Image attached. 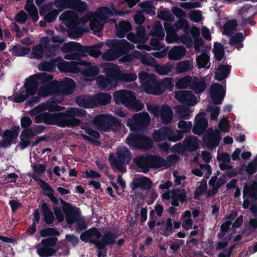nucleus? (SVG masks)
<instances>
[{"mask_svg":"<svg viewBox=\"0 0 257 257\" xmlns=\"http://www.w3.org/2000/svg\"><path fill=\"white\" fill-rule=\"evenodd\" d=\"M53 76L45 73H40L30 76L26 80L25 85L20 92L14 96V101L21 102L31 95H34L38 90L39 84L41 86L38 90V94L45 97L51 94L61 93L68 95L72 93L75 82L73 80L65 78L60 82L52 81Z\"/></svg>","mask_w":257,"mask_h":257,"instance_id":"1","label":"nucleus"},{"mask_svg":"<svg viewBox=\"0 0 257 257\" xmlns=\"http://www.w3.org/2000/svg\"><path fill=\"white\" fill-rule=\"evenodd\" d=\"M124 14L123 12H118L111 6L110 8H100L95 13L89 12L82 18H78L77 14L72 11H66L60 16L59 19L68 28L69 37L76 39L83 35L82 26L88 21H90V27L94 34L100 37V31L104 24L108 22L109 16H121Z\"/></svg>","mask_w":257,"mask_h":257,"instance_id":"2","label":"nucleus"},{"mask_svg":"<svg viewBox=\"0 0 257 257\" xmlns=\"http://www.w3.org/2000/svg\"><path fill=\"white\" fill-rule=\"evenodd\" d=\"M60 102H56L53 99L42 103L29 111V114L35 116L36 122H45L49 124H56L62 127H75L80 124V120L75 118V116H84L85 110L78 108H71L65 113H57L51 114L49 113H41L49 111H58L63 110L64 107L58 105Z\"/></svg>","mask_w":257,"mask_h":257,"instance_id":"3","label":"nucleus"},{"mask_svg":"<svg viewBox=\"0 0 257 257\" xmlns=\"http://www.w3.org/2000/svg\"><path fill=\"white\" fill-rule=\"evenodd\" d=\"M103 73L106 77L99 75L96 79L97 87L102 89L110 90L115 88L118 81H133L137 76L135 73H124L119 69V67L113 63H106L104 65Z\"/></svg>","mask_w":257,"mask_h":257,"instance_id":"4","label":"nucleus"},{"mask_svg":"<svg viewBox=\"0 0 257 257\" xmlns=\"http://www.w3.org/2000/svg\"><path fill=\"white\" fill-rule=\"evenodd\" d=\"M178 126L181 131H176L172 127H163L154 131L153 134L154 140L158 143L168 140L170 141L176 142L183 137V133L190 131L192 127V123L190 121L181 120L178 123ZM159 147L163 150L166 151L169 149V146L167 143H159Z\"/></svg>","mask_w":257,"mask_h":257,"instance_id":"5","label":"nucleus"},{"mask_svg":"<svg viewBox=\"0 0 257 257\" xmlns=\"http://www.w3.org/2000/svg\"><path fill=\"white\" fill-rule=\"evenodd\" d=\"M139 78L142 84V89L148 94L159 95L166 89L172 91L173 89V79L166 77L161 83H159L155 75L142 72L139 74Z\"/></svg>","mask_w":257,"mask_h":257,"instance_id":"6","label":"nucleus"},{"mask_svg":"<svg viewBox=\"0 0 257 257\" xmlns=\"http://www.w3.org/2000/svg\"><path fill=\"white\" fill-rule=\"evenodd\" d=\"M61 50L65 53H71L66 55L65 59L77 60L79 66H85V69L83 71V74L89 76H96L98 74L99 69L97 66H92L90 63L81 60L83 48L79 43L74 42L65 43L61 47Z\"/></svg>","mask_w":257,"mask_h":257,"instance_id":"7","label":"nucleus"},{"mask_svg":"<svg viewBox=\"0 0 257 257\" xmlns=\"http://www.w3.org/2000/svg\"><path fill=\"white\" fill-rule=\"evenodd\" d=\"M117 236L114 233L108 232L101 238V234L95 228L90 229L80 235V239L85 242L94 243L98 248L101 249L106 244L114 243Z\"/></svg>","mask_w":257,"mask_h":257,"instance_id":"8","label":"nucleus"},{"mask_svg":"<svg viewBox=\"0 0 257 257\" xmlns=\"http://www.w3.org/2000/svg\"><path fill=\"white\" fill-rule=\"evenodd\" d=\"M60 202L62 204V208L63 211L60 207H56L54 208L56 219L59 222H62L65 218L68 224H72L75 223L79 219L80 217L81 213L80 209L72 206L62 199H60Z\"/></svg>","mask_w":257,"mask_h":257,"instance_id":"9","label":"nucleus"},{"mask_svg":"<svg viewBox=\"0 0 257 257\" xmlns=\"http://www.w3.org/2000/svg\"><path fill=\"white\" fill-rule=\"evenodd\" d=\"M113 99L118 104H123L135 111H140L144 108L143 103L136 99L135 93L131 91L121 90L113 94Z\"/></svg>","mask_w":257,"mask_h":257,"instance_id":"10","label":"nucleus"},{"mask_svg":"<svg viewBox=\"0 0 257 257\" xmlns=\"http://www.w3.org/2000/svg\"><path fill=\"white\" fill-rule=\"evenodd\" d=\"M116 155L117 160L114 159L112 154L109 155V161L111 166L114 170L124 173L126 172L125 164H128L131 160V152L126 147H121L117 148Z\"/></svg>","mask_w":257,"mask_h":257,"instance_id":"11","label":"nucleus"},{"mask_svg":"<svg viewBox=\"0 0 257 257\" xmlns=\"http://www.w3.org/2000/svg\"><path fill=\"white\" fill-rule=\"evenodd\" d=\"M71 63L67 62L60 58L56 59V64L57 65L58 69L62 72L78 73L80 72L83 75L82 80L84 82L90 81L94 79L95 76H89L83 74L85 70V66H79L78 64V61L72 60Z\"/></svg>","mask_w":257,"mask_h":257,"instance_id":"12","label":"nucleus"},{"mask_svg":"<svg viewBox=\"0 0 257 257\" xmlns=\"http://www.w3.org/2000/svg\"><path fill=\"white\" fill-rule=\"evenodd\" d=\"M125 143L131 147L145 151L150 149L153 145L152 140L148 137L134 134L127 137Z\"/></svg>","mask_w":257,"mask_h":257,"instance_id":"13","label":"nucleus"},{"mask_svg":"<svg viewBox=\"0 0 257 257\" xmlns=\"http://www.w3.org/2000/svg\"><path fill=\"white\" fill-rule=\"evenodd\" d=\"M151 118L146 112L135 114L129 119L126 125L132 131H139L147 127L150 122Z\"/></svg>","mask_w":257,"mask_h":257,"instance_id":"14","label":"nucleus"},{"mask_svg":"<svg viewBox=\"0 0 257 257\" xmlns=\"http://www.w3.org/2000/svg\"><path fill=\"white\" fill-rule=\"evenodd\" d=\"M148 110L155 117H161L163 123H170L172 120L173 111L170 106L163 105L160 107L154 104L147 105Z\"/></svg>","mask_w":257,"mask_h":257,"instance_id":"15","label":"nucleus"},{"mask_svg":"<svg viewBox=\"0 0 257 257\" xmlns=\"http://www.w3.org/2000/svg\"><path fill=\"white\" fill-rule=\"evenodd\" d=\"M54 4L59 9L71 8L79 12H83L87 8L86 3L80 0H55Z\"/></svg>","mask_w":257,"mask_h":257,"instance_id":"16","label":"nucleus"},{"mask_svg":"<svg viewBox=\"0 0 257 257\" xmlns=\"http://www.w3.org/2000/svg\"><path fill=\"white\" fill-rule=\"evenodd\" d=\"M57 240L58 239L56 237L43 239L41 241L43 246L38 248L37 253L41 257H48L52 255L56 251L53 246L56 244Z\"/></svg>","mask_w":257,"mask_h":257,"instance_id":"17","label":"nucleus"},{"mask_svg":"<svg viewBox=\"0 0 257 257\" xmlns=\"http://www.w3.org/2000/svg\"><path fill=\"white\" fill-rule=\"evenodd\" d=\"M243 194L244 201L242 207L246 209L249 205L250 200V201L257 200V182H254L250 186L245 185Z\"/></svg>","mask_w":257,"mask_h":257,"instance_id":"18","label":"nucleus"},{"mask_svg":"<svg viewBox=\"0 0 257 257\" xmlns=\"http://www.w3.org/2000/svg\"><path fill=\"white\" fill-rule=\"evenodd\" d=\"M19 131V126H16L10 130H6L2 135L3 139L0 142V148H7L10 147L13 141L17 138Z\"/></svg>","mask_w":257,"mask_h":257,"instance_id":"19","label":"nucleus"},{"mask_svg":"<svg viewBox=\"0 0 257 257\" xmlns=\"http://www.w3.org/2000/svg\"><path fill=\"white\" fill-rule=\"evenodd\" d=\"M166 33V40L168 43H181L186 45L188 47H191L192 45V39L188 35L179 36L176 33L168 30Z\"/></svg>","mask_w":257,"mask_h":257,"instance_id":"20","label":"nucleus"},{"mask_svg":"<svg viewBox=\"0 0 257 257\" xmlns=\"http://www.w3.org/2000/svg\"><path fill=\"white\" fill-rule=\"evenodd\" d=\"M210 96L212 102L215 104H219L225 95V89L223 87L217 83H213L210 88Z\"/></svg>","mask_w":257,"mask_h":257,"instance_id":"21","label":"nucleus"},{"mask_svg":"<svg viewBox=\"0 0 257 257\" xmlns=\"http://www.w3.org/2000/svg\"><path fill=\"white\" fill-rule=\"evenodd\" d=\"M175 97L179 102L189 106H194L197 103L196 97L190 91H178L175 93Z\"/></svg>","mask_w":257,"mask_h":257,"instance_id":"22","label":"nucleus"},{"mask_svg":"<svg viewBox=\"0 0 257 257\" xmlns=\"http://www.w3.org/2000/svg\"><path fill=\"white\" fill-rule=\"evenodd\" d=\"M204 112L199 113L195 117V124L193 127V132L196 135H201L208 126V121L205 117Z\"/></svg>","mask_w":257,"mask_h":257,"instance_id":"23","label":"nucleus"},{"mask_svg":"<svg viewBox=\"0 0 257 257\" xmlns=\"http://www.w3.org/2000/svg\"><path fill=\"white\" fill-rule=\"evenodd\" d=\"M126 37L128 40L136 44L144 43L149 38V35L146 34V29L143 26H139L137 28L136 35L129 33Z\"/></svg>","mask_w":257,"mask_h":257,"instance_id":"24","label":"nucleus"},{"mask_svg":"<svg viewBox=\"0 0 257 257\" xmlns=\"http://www.w3.org/2000/svg\"><path fill=\"white\" fill-rule=\"evenodd\" d=\"M150 156L151 155L139 156L134 159V163L138 166L139 171L148 172L149 168H151Z\"/></svg>","mask_w":257,"mask_h":257,"instance_id":"25","label":"nucleus"},{"mask_svg":"<svg viewBox=\"0 0 257 257\" xmlns=\"http://www.w3.org/2000/svg\"><path fill=\"white\" fill-rule=\"evenodd\" d=\"M109 116L110 114H102L98 115L94 118L93 122L98 130L105 132L110 131V127L108 125Z\"/></svg>","mask_w":257,"mask_h":257,"instance_id":"26","label":"nucleus"},{"mask_svg":"<svg viewBox=\"0 0 257 257\" xmlns=\"http://www.w3.org/2000/svg\"><path fill=\"white\" fill-rule=\"evenodd\" d=\"M49 41L48 37H43L41 39V44L33 47L32 52L30 55L32 59H41L43 57L44 49L47 46Z\"/></svg>","mask_w":257,"mask_h":257,"instance_id":"27","label":"nucleus"},{"mask_svg":"<svg viewBox=\"0 0 257 257\" xmlns=\"http://www.w3.org/2000/svg\"><path fill=\"white\" fill-rule=\"evenodd\" d=\"M186 50L184 47L175 46L168 52V57L170 60H179L181 59L186 54Z\"/></svg>","mask_w":257,"mask_h":257,"instance_id":"28","label":"nucleus"},{"mask_svg":"<svg viewBox=\"0 0 257 257\" xmlns=\"http://www.w3.org/2000/svg\"><path fill=\"white\" fill-rule=\"evenodd\" d=\"M207 83L205 79L203 77H193L191 84L190 88L193 90L195 93L199 94L204 91L206 88Z\"/></svg>","mask_w":257,"mask_h":257,"instance_id":"29","label":"nucleus"},{"mask_svg":"<svg viewBox=\"0 0 257 257\" xmlns=\"http://www.w3.org/2000/svg\"><path fill=\"white\" fill-rule=\"evenodd\" d=\"M209 60V52L205 50L203 53L196 56V66L199 69L201 68L208 69L211 66Z\"/></svg>","mask_w":257,"mask_h":257,"instance_id":"30","label":"nucleus"},{"mask_svg":"<svg viewBox=\"0 0 257 257\" xmlns=\"http://www.w3.org/2000/svg\"><path fill=\"white\" fill-rule=\"evenodd\" d=\"M220 139L219 133L217 130H215V132L213 134L210 133L209 131L208 134L203 137L204 141L206 143L208 147L211 148H214L218 145Z\"/></svg>","mask_w":257,"mask_h":257,"instance_id":"31","label":"nucleus"},{"mask_svg":"<svg viewBox=\"0 0 257 257\" xmlns=\"http://www.w3.org/2000/svg\"><path fill=\"white\" fill-rule=\"evenodd\" d=\"M150 159L151 168L166 169L171 166V164L162 157L151 155Z\"/></svg>","mask_w":257,"mask_h":257,"instance_id":"32","label":"nucleus"},{"mask_svg":"<svg viewBox=\"0 0 257 257\" xmlns=\"http://www.w3.org/2000/svg\"><path fill=\"white\" fill-rule=\"evenodd\" d=\"M77 104L82 107L89 108L95 107L93 96L81 95L76 99Z\"/></svg>","mask_w":257,"mask_h":257,"instance_id":"33","label":"nucleus"},{"mask_svg":"<svg viewBox=\"0 0 257 257\" xmlns=\"http://www.w3.org/2000/svg\"><path fill=\"white\" fill-rule=\"evenodd\" d=\"M152 182L149 178L144 176H138L134 180L133 188H140L142 189H148L152 186Z\"/></svg>","mask_w":257,"mask_h":257,"instance_id":"34","label":"nucleus"},{"mask_svg":"<svg viewBox=\"0 0 257 257\" xmlns=\"http://www.w3.org/2000/svg\"><path fill=\"white\" fill-rule=\"evenodd\" d=\"M34 136L35 134L32 130L27 129L22 131L20 136L21 149L24 150L30 144V139Z\"/></svg>","mask_w":257,"mask_h":257,"instance_id":"35","label":"nucleus"},{"mask_svg":"<svg viewBox=\"0 0 257 257\" xmlns=\"http://www.w3.org/2000/svg\"><path fill=\"white\" fill-rule=\"evenodd\" d=\"M116 35L119 38H123L126 34L132 30V26L128 22L122 21L118 25L115 23Z\"/></svg>","mask_w":257,"mask_h":257,"instance_id":"36","label":"nucleus"},{"mask_svg":"<svg viewBox=\"0 0 257 257\" xmlns=\"http://www.w3.org/2000/svg\"><path fill=\"white\" fill-rule=\"evenodd\" d=\"M171 194L172 199L171 204L173 206H178L179 205L178 201L183 202L186 199V195L183 189L172 190Z\"/></svg>","mask_w":257,"mask_h":257,"instance_id":"37","label":"nucleus"},{"mask_svg":"<svg viewBox=\"0 0 257 257\" xmlns=\"http://www.w3.org/2000/svg\"><path fill=\"white\" fill-rule=\"evenodd\" d=\"M193 68V62L189 60H184L178 62L175 68L176 74H180L191 71Z\"/></svg>","mask_w":257,"mask_h":257,"instance_id":"38","label":"nucleus"},{"mask_svg":"<svg viewBox=\"0 0 257 257\" xmlns=\"http://www.w3.org/2000/svg\"><path fill=\"white\" fill-rule=\"evenodd\" d=\"M95 102V106L104 105L108 103L111 99V96L109 93H100L93 96Z\"/></svg>","mask_w":257,"mask_h":257,"instance_id":"39","label":"nucleus"},{"mask_svg":"<svg viewBox=\"0 0 257 257\" xmlns=\"http://www.w3.org/2000/svg\"><path fill=\"white\" fill-rule=\"evenodd\" d=\"M185 149L192 151L196 150L199 146V141L196 137L191 136L185 139L183 142Z\"/></svg>","mask_w":257,"mask_h":257,"instance_id":"40","label":"nucleus"},{"mask_svg":"<svg viewBox=\"0 0 257 257\" xmlns=\"http://www.w3.org/2000/svg\"><path fill=\"white\" fill-rule=\"evenodd\" d=\"M123 55V52L118 50L109 49L105 52L101 56L103 60L112 61Z\"/></svg>","mask_w":257,"mask_h":257,"instance_id":"41","label":"nucleus"},{"mask_svg":"<svg viewBox=\"0 0 257 257\" xmlns=\"http://www.w3.org/2000/svg\"><path fill=\"white\" fill-rule=\"evenodd\" d=\"M229 72L230 68L228 65H220L215 73V78L218 81L223 80L227 77Z\"/></svg>","mask_w":257,"mask_h":257,"instance_id":"42","label":"nucleus"},{"mask_svg":"<svg viewBox=\"0 0 257 257\" xmlns=\"http://www.w3.org/2000/svg\"><path fill=\"white\" fill-rule=\"evenodd\" d=\"M150 34L160 39H163L165 37V33L161 23L156 21L153 25Z\"/></svg>","mask_w":257,"mask_h":257,"instance_id":"43","label":"nucleus"},{"mask_svg":"<svg viewBox=\"0 0 257 257\" xmlns=\"http://www.w3.org/2000/svg\"><path fill=\"white\" fill-rule=\"evenodd\" d=\"M191 213L189 210L185 211L181 216V221L182 222V227L184 229L188 230L192 228L193 221L191 218Z\"/></svg>","mask_w":257,"mask_h":257,"instance_id":"44","label":"nucleus"},{"mask_svg":"<svg viewBox=\"0 0 257 257\" xmlns=\"http://www.w3.org/2000/svg\"><path fill=\"white\" fill-rule=\"evenodd\" d=\"M244 39V36L243 34L241 33H238L230 38L229 44L231 47L239 49L243 47L242 42Z\"/></svg>","mask_w":257,"mask_h":257,"instance_id":"45","label":"nucleus"},{"mask_svg":"<svg viewBox=\"0 0 257 257\" xmlns=\"http://www.w3.org/2000/svg\"><path fill=\"white\" fill-rule=\"evenodd\" d=\"M41 208L45 222L47 224L53 223L54 219V215L48 205L45 203H43Z\"/></svg>","mask_w":257,"mask_h":257,"instance_id":"46","label":"nucleus"},{"mask_svg":"<svg viewBox=\"0 0 257 257\" xmlns=\"http://www.w3.org/2000/svg\"><path fill=\"white\" fill-rule=\"evenodd\" d=\"M193 78L191 76H185L179 79L176 82V86L178 89H184L188 86L191 87Z\"/></svg>","mask_w":257,"mask_h":257,"instance_id":"47","label":"nucleus"},{"mask_svg":"<svg viewBox=\"0 0 257 257\" xmlns=\"http://www.w3.org/2000/svg\"><path fill=\"white\" fill-rule=\"evenodd\" d=\"M34 173L32 175L33 178L37 181V179H40L39 177L46 171V165L44 164H35L32 166Z\"/></svg>","mask_w":257,"mask_h":257,"instance_id":"48","label":"nucleus"},{"mask_svg":"<svg viewBox=\"0 0 257 257\" xmlns=\"http://www.w3.org/2000/svg\"><path fill=\"white\" fill-rule=\"evenodd\" d=\"M236 211H232L228 215H227L224 219V222L221 226V232H226L228 230L231 221L237 216Z\"/></svg>","mask_w":257,"mask_h":257,"instance_id":"49","label":"nucleus"},{"mask_svg":"<svg viewBox=\"0 0 257 257\" xmlns=\"http://www.w3.org/2000/svg\"><path fill=\"white\" fill-rule=\"evenodd\" d=\"M237 24L236 21L231 20L227 22L223 26V34L229 35L235 30Z\"/></svg>","mask_w":257,"mask_h":257,"instance_id":"50","label":"nucleus"},{"mask_svg":"<svg viewBox=\"0 0 257 257\" xmlns=\"http://www.w3.org/2000/svg\"><path fill=\"white\" fill-rule=\"evenodd\" d=\"M173 66L170 64L167 63L164 65H156L155 66V71L160 75H166L171 72Z\"/></svg>","mask_w":257,"mask_h":257,"instance_id":"51","label":"nucleus"},{"mask_svg":"<svg viewBox=\"0 0 257 257\" xmlns=\"http://www.w3.org/2000/svg\"><path fill=\"white\" fill-rule=\"evenodd\" d=\"M139 6L143 9V12L150 16L155 14V8L150 1H146L139 4Z\"/></svg>","mask_w":257,"mask_h":257,"instance_id":"52","label":"nucleus"},{"mask_svg":"<svg viewBox=\"0 0 257 257\" xmlns=\"http://www.w3.org/2000/svg\"><path fill=\"white\" fill-rule=\"evenodd\" d=\"M141 56V52L138 51H134L130 54H127L124 55L119 59V62L121 63L130 62L133 61L135 59H139Z\"/></svg>","mask_w":257,"mask_h":257,"instance_id":"53","label":"nucleus"},{"mask_svg":"<svg viewBox=\"0 0 257 257\" xmlns=\"http://www.w3.org/2000/svg\"><path fill=\"white\" fill-rule=\"evenodd\" d=\"M109 118L108 125L110 127V131L112 130L113 132H115L118 131L121 127V123L113 116L110 115Z\"/></svg>","mask_w":257,"mask_h":257,"instance_id":"54","label":"nucleus"},{"mask_svg":"<svg viewBox=\"0 0 257 257\" xmlns=\"http://www.w3.org/2000/svg\"><path fill=\"white\" fill-rule=\"evenodd\" d=\"M30 49L20 45H16L13 47V54L16 56H21L28 54Z\"/></svg>","mask_w":257,"mask_h":257,"instance_id":"55","label":"nucleus"},{"mask_svg":"<svg viewBox=\"0 0 257 257\" xmlns=\"http://www.w3.org/2000/svg\"><path fill=\"white\" fill-rule=\"evenodd\" d=\"M25 8V10L32 17L33 20L35 22L37 21L39 19V16L38 15V11L36 6L34 4H26Z\"/></svg>","mask_w":257,"mask_h":257,"instance_id":"56","label":"nucleus"},{"mask_svg":"<svg viewBox=\"0 0 257 257\" xmlns=\"http://www.w3.org/2000/svg\"><path fill=\"white\" fill-rule=\"evenodd\" d=\"M139 59L141 60L142 63L147 65L155 67L156 64L155 59L152 57L147 56L146 55V53L145 52H141V56Z\"/></svg>","mask_w":257,"mask_h":257,"instance_id":"57","label":"nucleus"},{"mask_svg":"<svg viewBox=\"0 0 257 257\" xmlns=\"http://www.w3.org/2000/svg\"><path fill=\"white\" fill-rule=\"evenodd\" d=\"M56 59H53L50 62H43L40 63L38 66V69L42 71H50L54 68V66L56 64Z\"/></svg>","mask_w":257,"mask_h":257,"instance_id":"58","label":"nucleus"},{"mask_svg":"<svg viewBox=\"0 0 257 257\" xmlns=\"http://www.w3.org/2000/svg\"><path fill=\"white\" fill-rule=\"evenodd\" d=\"M135 45L130 43L125 39L120 40V45L118 50L123 52V54L130 50L135 49Z\"/></svg>","mask_w":257,"mask_h":257,"instance_id":"59","label":"nucleus"},{"mask_svg":"<svg viewBox=\"0 0 257 257\" xmlns=\"http://www.w3.org/2000/svg\"><path fill=\"white\" fill-rule=\"evenodd\" d=\"M217 159L220 162V167L221 169L224 170L226 169V167L224 164L229 163L230 156L226 153H220L218 154Z\"/></svg>","mask_w":257,"mask_h":257,"instance_id":"60","label":"nucleus"},{"mask_svg":"<svg viewBox=\"0 0 257 257\" xmlns=\"http://www.w3.org/2000/svg\"><path fill=\"white\" fill-rule=\"evenodd\" d=\"M159 19L163 20L165 22L168 23L173 22L174 20V16L168 11H162L158 15Z\"/></svg>","mask_w":257,"mask_h":257,"instance_id":"61","label":"nucleus"},{"mask_svg":"<svg viewBox=\"0 0 257 257\" xmlns=\"http://www.w3.org/2000/svg\"><path fill=\"white\" fill-rule=\"evenodd\" d=\"M214 54L216 60H221L224 55V50L222 46L219 43H215L214 46Z\"/></svg>","mask_w":257,"mask_h":257,"instance_id":"62","label":"nucleus"},{"mask_svg":"<svg viewBox=\"0 0 257 257\" xmlns=\"http://www.w3.org/2000/svg\"><path fill=\"white\" fill-rule=\"evenodd\" d=\"M250 210L253 214V217L249 220L250 225L253 228L257 227V207L251 205Z\"/></svg>","mask_w":257,"mask_h":257,"instance_id":"63","label":"nucleus"},{"mask_svg":"<svg viewBox=\"0 0 257 257\" xmlns=\"http://www.w3.org/2000/svg\"><path fill=\"white\" fill-rule=\"evenodd\" d=\"M257 170V156L251 161L245 168V171L250 174H254Z\"/></svg>","mask_w":257,"mask_h":257,"instance_id":"64","label":"nucleus"}]
</instances>
